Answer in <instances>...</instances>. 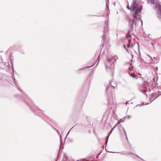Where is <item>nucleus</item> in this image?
I'll return each mask as SVG.
<instances>
[{"label": "nucleus", "mask_w": 161, "mask_h": 161, "mask_svg": "<svg viewBox=\"0 0 161 161\" xmlns=\"http://www.w3.org/2000/svg\"><path fill=\"white\" fill-rule=\"evenodd\" d=\"M130 116H126L124 117V119H126L127 118L128 119H129V118L130 117Z\"/></svg>", "instance_id": "obj_16"}, {"label": "nucleus", "mask_w": 161, "mask_h": 161, "mask_svg": "<svg viewBox=\"0 0 161 161\" xmlns=\"http://www.w3.org/2000/svg\"><path fill=\"white\" fill-rule=\"evenodd\" d=\"M109 136V135H108V136L107 137V138H106V142H105V143L107 145V142L108 141V137Z\"/></svg>", "instance_id": "obj_13"}, {"label": "nucleus", "mask_w": 161, "mask_h": 161, "mask_svg": "<svg viewBox=\"0 0 161 161\" xmlns=\"http://www.w3.org/2000/svg\"><path fill=\"white\" fill-rule=\"evenodd\" d=\"M56 130V131L58 132V134L59 135H60V133H59V132L58 131V130Z\"/></svg>", "instance_id": "obj_17"}, {"label": "nucleus", "mask_w": 161, "mask_h": 161, "mask_svg": "<svg viewBox=\"0 0 161 161\" xmlns=\"http://www.w3.org/2000/svg\"><path fill=\"white\" fill-rule=\"evenodd\" d=\"M117 125H116L114 127V128L116 126H117Z\"/></svg>", "instance_id": "obj_27"}, {"label": "nucleus", "mask_w": 161, "mask_h": 161, "mask_svg": "<svg viewBox=\"0 0 161 161\" xmlns=\"http://www.w3.org/2000/svg\"><path fill=\"white\" fill-rule=\"evenodd\" d=\"M14 76L12 77V78L13 79V81H14V84H15V85L16 86L17 88L19 90V91H21V90L19 88V87L18 86L17 84V83L16 82L15 80V78H14Z\"/></svg>", "instance_id": "obj_9"}, {"label": "nucleus", "mask_w": 161, "mask_h": 161, "mask_svg": "<svg viewBox=\"0 0 161 161\" xmlns=\"http://www.w3.org/2000/svg\"><path fill=\"white\" fill-rule=\"evenodd\" d=\"M92 66V65H91V66H90V67ZM90 67V66H89V67H88H88Z\"/></svg>", "instance_id": "obj_28"}, {"label": "nucleus", "mask_w": 161, "mask_h": 161, "mask_svg": "<svg viewBox=\"0 0 161 161\" xmlns=\"http://www.w3.org/2000/svg\"><path fill=\"white\" fill-rule=\"evenodd\" d=\"M107 60L109 63H110L111 62V60L110 59H109V58H107Z\"/></svg>", "instance_id": "obj_14"}, {"label": "nucleus", "mask_w": 161, "mask_h": 161, "mask_svg": "<svg viewBox=\"0 0 161 161\" xmlns=\"http://www.w3.org/2000/svg\"><path fill=\"white\" fill-rule=\"evenodd\" d=\"M111 81H110L109 82V83L108 85V86H107V87H106V91H111L112 89H115V87L114 86H113L111 85Z\"/></svg>", "instance_id": "obj_7"}, {"label": "nucleus", "mask_w": 161, "mask_h": 161, "mask_svg": "<svg viewBox=\"0 0 161 161\" xmlns=\"http://www.w3.org/2000/svg\"><path fill=\"white\" fill-rule=\"evenodd\" d=\"M105 65L106 67L107 68V64H105Z\"/></svg>", "instance_id": "obj_21"}, {"label": "nucleus", "mask_w": 161, "mask_h": 161, "mask_svg": "<svg viewBox=\"0 0 161 161\" xmlns=\"http://www.w3.org/2000/svg\"><path fill=\"white\" fill-rule=\"evenodd\" d=\"M113 130V129H112V130H111V131H110V134H111V132H112V131Z\"/></svg>", "instance_id": "obj_22"}, {"label": "nucleus", "mask_w": 161, "mask_h": 161, "mask_svg": "<svg viewBox=\"0 0 161 161\" xmlns=\"http://www.w3.org/2000/svg\"><path fill=\"white\" fill-rule=\"evenodd\" d=\"M128 102H129V101H127L125 103L126 104H128Z\"/></svg>", "instance_id": "obj_20"}, {"label": "nucleus", "mask_w": 161, "mask_h": 161, "mask_svg": "<svg viewBox=\"0 0 161 161\" xmlns=\"http://www.w3.org/2000/svg\"><path fill=\"white\" fill-rule=\"evenodd\" d=\"M124 48H125V49L127 51H128V50L125 47V45H124Z\"/></svg>", "instance_id": "obj_18"}, {"label": "nucleus", "mask_w": 161, "mask_h": 161, "mask_svg": "<svg viewBox=\"0 0 161 161\" xmlns=\"http://www.w3.org/2000/svg\"><path fill=\"white\" fill-rule=\"evenodd\" d=\"M127 8L128 9H130V8H128L127 7Z\"/></svg>", "instance_id": "obj_25"}, {"label": "nucleus", "mask_w": 161, "mask_h": 161, "mask_svg": "<svg viewBox=\"0 0 161 161\" xmlns=\"http://www.w3.org/2000/svg\"><path fill=\"white\" fill-rule=\"evenodd\" d=\"M129 74L132 77H133L136 78V76L134 74H130L129 73Z\"/></svg>", "instance_id": "obj_12"}, {"label": "nucleus", "mask_w": 161, "mask_h": 161, "mask_svg": "<svg viewBox=\"0 0 161 161\" xmlns=\"http://www.w3.org/2000/svg\"><path fill=\"white\" fill-rule=\"evenodd\" d=\"M138 9V8L137 1L136 0H133L131 7H130V10L131 11H132Z\"/></svg>", "instance_id": "obj_3"}, {"label": "nucleus", "mask_w": 161, "mask_h": 161, "mask_svg": "<svg viewBox=\"0 0 161 161\" xmlns=\"http://www.w3.org/2000/svg\"><path fill=\"white\" fill-rule=\"evenodd\" d=\"M108 25L105 23L104 26L103 34H108Z\"/></svg>", "instance_id": "obj_8"}, {"label": "nucleus", "mask_w": 161, "mask_h": 161, "mask_svg": "<svg viewBox=\"0 0 161 161\" xmlns=\"http://www.w3.org/2000/svg\"><path fill=\"white\" fill-rule=\"evenodd\" d=\"M151 45H153V43H152H152H151Z\"/></svg>", "instance_id": "obj_26"}, {"label": "nucleus", "mask_w": 161, "mask_h": 161, "mask_svg": "<svg viewBox=\"0 0 161 161\" xmlns=\"http://www.w3.org/2000/svg\"><path fill=\"white\" fill-rule=\"evenodd\" d=\"M60 139H61V136H60Z\"/></svg>", "instance_id": "obj_32"}, {"label": "nucleus", "mask_w": 161, "mask_h": 161, "mask_svg": "<svg viewBox=\"0 0 161 161\" xmlns=\"http://www.w3.org/2000/svg\"><path fill=\"white\" fill-rule=\"evenodd\" d=\"M148 3L153 4V7L155 8L160 5V2H158V0H148Z\"/></svg>", "instance_id": "obj_2"}, {"label": "nucleus", "mask_w": 161, "mask_h": 161, "mask_svg": "<svg viewBox=\"0 0 161 161\" xmlns=\"http://www.w3.org/2000/svg\"><path fill=\"white\" fill-rule=\"evenodd\" d=\"M130 45H128V47H130Z\"/></svg>", "instance_id": "obj_23"}, {"label": "nucleus", "mask_w": 161, "mask_h": 161, "mask_svg": "<svg viewBox=\"0 0 161 161\" xmlns=\"http://www.w3.org/2000/svg\"><path fill=\"white\" fill-rule=\"evenodd\" d=\"M131 11L132 12L133 14L134 19L132 21H130L129 22L130 26L131 28L133 26L135 22V20L136 21L138 19H141L140 15V14L141 13V12L138 9L134 10Z\"/></svg>", "instance_id": "obj_1"}, {"label": "nucleus", "mask_w": 161, "mask_h": 161, "mask_svg": "<svg viewBox=\"0 0 161 161\" xmlns=\"http://www.w3.org/2000/svg\"><path fill=\"white\" fill-rule=\"evenodd\" d=\"M108 34H103V36H102V37L103 38V42L104 43H107L109 41V38L107 36Z\"/></svg>", "instance_id": "obj_5"}, {"label": "nucleus", "mask_w": 161, "mask_h": 161, "mask_svg": "<svg viewBox=\"0 0 161 161\" xmlns=\"http://www.w3.org/2000/svg\"><path fill=\"white\" fill-rule=\"evenodd\" d=\"M116 61V59H115V61H114V62H115Z\"/></svg>", "instance_id": "obj_31"}, {"label": "nucleus", "mask_w": 161, "mask_h": 161, "mask_svg": "<svg viewBox=\"0 0 161 161\" xmlns=\"http://www.w3.org/2000/svg\"><path fill=\"white\" fill-rule=\"evenodd\" d=\"M141 22H142V20H141Z\"/></svg>", "instance_id": "obj_29"}, {"label": "nucleus", "mask_w": 161, "mask_h": 161, "mask_svg": "<svg viewBox=\"0 0 161 161\" xmlns=\"http://www.w3.org/2000/svg\"><path fill=\"white\" fill-rule=\"evenodd\" d=\"M111 153H114L115 152H112Z\"/></svg>", "instance_id": "obj_34"}, {"label": "nucleus", "mask_w": 161, "mask_h": 161, "mask_svg": "<svg viewBox=\"0 0 161 161\" xmlns=\"http://www.w3.org/2000/svg\"><path fill=\"white\" fill-rule=\"evenodd\" d=\"M116 61V59H115V61H114V62H115Z\"/></svg>", "instance_id": "obj_30"}, {"label": "nucleus", "mask_w": 161, "mask_h": 161, "mask_svg": "<svg viewBox=\"0 0 161 161\" xmlns=\"http://www.w3.org/2000/svg\"><path fill=\"white\" fill-rule=\"evenodd\" d=\"M119 129L120 130L121 129H122L123 130V131H124V132L125 133V135L126 138L128 140V138H127V135H126V131H125V130L124 128L122 126H119Z\"/></svg>", "instance_id": "obj_10"}, {"label": "nucleus", "mask_w": 161, "mask_h": 161, "mask_svg": "<svg viewBox=\"0 0 161 161\" xmlns=\"http://www.w3.org/2000/svg\"><path fill=\"white\" fill-rule=\"evenodd\" d=\"M120 153H122V154H127L128 153H126V152H121Z\"/></svg>", "instance_id": "obj_15"}, {"label": "nucleus", "mask_w": 161, "mask_h": 161, "mask_svg": "<svg viewBox=\"0 0 161 161\" xmlns=\"http://www.w3.org/2000/svg\"><path fill=\"white\" fill-rule=\"evenodd\" d=\"M161 95V93L160 92L158 91V93H153L151 94V99L152 100V101L155 100L156 98H157L159 96Z\"/></svg>", "instance_id": "obj_4"}, {"label": "nucleus", "mask_w": 161, "mask_h": 161, "mask_svg": "<svg viewBox=\"0 0 161 161\" xmlns=\"http://www.w3.org/2000/svg\"><path fill=\"white\" fill-rule=\"evenodd\" d=\"M144 91L145 92H146L147 91V90L146 91L145 90H144Z\"/></svg>", "instance_id": "obj_24"}, {"label": "nucleus", "mask_w": 161, "mask_h": 161, "mask_svg": "<svg viewBox=\"0 0 161 161\" xmlns=\"http://www.w3.org/2000/svg\"><path fill=\"white\" fill-rule=\"evenodd\" d=\"M130 41H131V40H130V39H129V40H128V42H129V43H130Z\"/></svg>", "instance_id": "obj_19"}, {"label": "nucleus", "mask_w": 161, "mask_h": 161, "mask_svg": "<svg viewBox=\"0 0 161 161\" xmlns=\"http://www.w3.org/2000/svg\"><path fill=\"white\" fill-rule=\"evenodd\" d=\"M62 161H68L66 157H64Z\"/></svg>", "instance_id": "obj_11"}, {"label": "nucleus", "mask_w": 161, "mask_h": 161, "mask_svg": "<svg viewBox=\"0 0 161 161\" xmlns=\"http://www.w3.org/2000/svg\"><path fill=\"white\" fill-rule=\"evenodd\" d=\"M136 156L137 157H138V158H139V157H138V155H136Z\"/></svg>", "instance_id": "obj_33"}, {"label": "nucleus", "mask_w": 161, "mask_h": 161, "mask_svg": "<svg viewBox=\"0 0 161 161\" xmlns=\"http://www.w3.org/2000/svg\"><path fill=\"white\" fill-rule=\"evenodd\" d=\"M155 9L158 14V17L161 18V5Z\"/></svg>", "instance_id": "obj_6"}]
</instances>
